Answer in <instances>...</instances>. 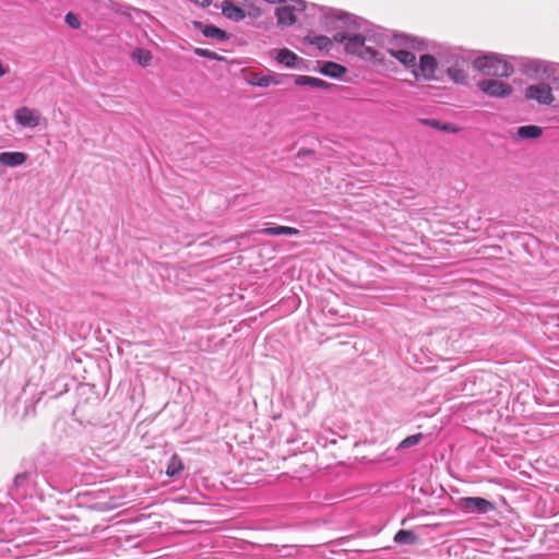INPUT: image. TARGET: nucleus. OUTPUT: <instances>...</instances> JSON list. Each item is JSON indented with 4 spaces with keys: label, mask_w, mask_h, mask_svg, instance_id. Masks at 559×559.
I'll return each instance as SVG.
<instances>
[{
    "label": "nucleus",
    "mask_w": 559,
    "mask_h": 559,
    "mask_svg": "<svg viewBox=\"0 0 559 559\" xmlns=\"http://www.w3.org/2000/svg\"><path fill=\"white\" fill-rule=\"evenodd\" d=\"M423 122H424L425 124H428V126L432 127V128L440 129V130H443V131H451V132L456 131V130L453 128V126H452V124H449V123H448V124H441V122H440V121H438V120H433V119L429 120V119H428V120H423Z\"/></svg>",
    "instance_id": "nucleus-25"
},
{
    "label": "nucleus",
    "mask_w": 559,
    "mask_h": 559,
    "mask_svg": "<svg viewBox=\"0 0 559 559\" xmlns=\"http://www.w3.org/2000/svg\"><path fill=\"white\" fill-rule=\"evenodd\" d=\"M333 38L335 41L344 44L345 49L350 53H360L365 46V37L358 34L345 35L336 33Z\"/></svg>",
    "instance_id": "nucleus-8"
},
{
    "label": "nucleus",
    "mask_w": 559,
    "mask_h": 559,
    "mask_svg": "<svg viewBox=\"0 0 559 559\" xmlns=\"http://www.w3.org/2000/svg\"><path fill=\"white\" fill-rule=\"evenodd\" d=\"M27 155L23 152H2L0 153V163L8 167L22 165L26 162Z\"/></svg>",
    "instance_id": "nucleus-10"
},
{
    "label": "nucleus",
    "mask_w": 559,
    "mask_h": 559,
    "mask_svg": "<svg viewBox=\"0 0 559 559\" xmlns=\"http://www.w3.org/2000/svg\"><path fill=\"white\" fill-rule=\"evenodd\" d=\"M525 98L536 100L542 105H550L555 100L551 87L545 83L530 85L525 90Z\"/></svg>",
    "instance_id": "nucleus-3"
},
{
    "label": "nucleus",
    "mask_w": 559,
    "mask_h": 559,
    "mask_svg": "<svg viewBox=\"0 0 559 559\" xmlns=\"http://www.w3.org/2000/svg\"><path fill=\"white\" fill-rule=\"evenodd\" d=\"M516 134L522 139H537L543 134V129L538 126H522L518 128Z\"/></svg>",
    "instance_id": "nucleus-16"
},
{
    "label": "nucleus",
    "mask_w": 559,
    "mask_h": 559,
    "mask_svg": "<svg viewBox=\"0 0 559 559\" xmlns=\"http://www.w3.org/2000/svg\"><path fill=\"white\" fill-rule=\"evenodd\" d=\"M248 83L254 86L267 87L270 85L280 84V81L272 75H260L259 73H251Z\"/></svg>",
    "instance_id": "nucleus-14"
},
{
    "label": "nucleus",
    "mask_w": 559,
    "mask_h": 559,
    "mask_svg": "<svg viewBox=\"0 0 559 559\" xmlns=\"http://www.w3.org/2000/svg\"><path fill=\"white\" fill-rule=\"evenodd\" d=\"M14 119L24 128H36L40 124L41 115L37 109L23 106L15 110Z\"/></svg>",
    "instance_id": "nucleus-4"
},
{
    "label": "nucleus",
    "mask_w": 559,
    "mask_h": 559,
    "mask_svg": "<svg viewBox=\"0 0 559 559\" xmlns=\"http://www.w3.org/2000/svg\"><path fill=\"white\" fill-rule=\"evenodd\" d=\"M295 83L297 85H309V86H312L316 88H328L331 86L330 83H328L321 79L307 76V75L296 76Z\"/></svg>",
    "instance_id": "nucleus-15"
},
{
    "label": "nucleus",
    "mask_w": 559,
    "mask_h": 559,
    "mask_svg": "<svg viewBox=\"0 0 559 559\" xmlns=\"http://www.w3.org/2000/svg\"><path fill=\"white\" fill-rule=\"evenodd\" d=\"M131 59L135 61L139 66L146 68L150 67L153 60V55L148 49L145 48H135L131 52Z\"/></svg>",
    "instance_id": "nucleus-12"
},
{
    "label": "nucleus",
    "mask_w": 559,
    "mask_h": 559,
    "mask_svg": "<svg viewBox=\"0 0 559 559\" xmlns=\"http://www.w3.org/2000/svg\"><path fill=\"white\" fill-rule=\"evenodd\" d=\"M64 21L66 23L72 27V28H80L81 27V22L80 20L78 19V16L75 14H73L72 12H69L66 14V17H64Z\"/></svg>",
    "instance_id": "nucleus-26"
},
{
    "label": "nucleus",
    "mask_w": 559,
    "mask_h": 559,
    "mask_svg": "<svg viewBox=\"0 0 559 559\" xmlns=\"http://www.w3.org/2000/svg\"><path fill=\"white\" fill-rule=\"evenodd\" d=\"M423 438H424L423 433L412 435V436L403 439L400 442L399 449H407V448L414 447V445L418 444Z\"/></svg>",
    "instance_id": "nucleus-21"
},
{
    "label": "nucleus",
    "mask_w": 559,
    "mask_h": 559,
    "mask_svg": "<svg viewBox=\"0 0 559 559\" xmlns=\"http://www.w3.org/2000/svg\"><path fill=\"white\" fill-rule=\"evenodd\" d=\"M389 53L405 67H415L416 56L406 49H389Z\"/></svg>",
    "instance_id": "nucleus-11"
},
{
    "label": "nucleus",
    "mask_w": 559,
    "mask_h": 559,
    "mask_svg": "<svg viewBox=\"0 0 559 559\" xmlns=\"http://www.w3.org/2000/svg\"><path fill=\"white\" fill-rule=\"evenodd\" d=\"M438 63L435 57L430 55H423L419 58V66L417 70H414V75L424 80H433Z\"/></svg>",
    "instance_id": "nucleus-7"
},
{
    "label": "nucleus",
    "mask_w": 559,
    "mask_h": 559,
    "mask_svg": "<svg viewBox=\"0 0 559 559\" xmlns=\"http://www.w3.org/2000/svg\"><path fill=\"white\" fill-rule=\"evenodd\" d=\"M459 504L471 512L488 513L496 509L495 504L489 500L480 497H464L461 498Z\"/></svg>",
    "instance_id": "nucleus-5"
},
{
    "label": "nucleus",
    "mask_w": 559,
    "mask_h": 559,
    "mask_svg": "<svg viewBox=\"0 0 559 559\" xmlns=\"http://www.w3.org/2000/svg\"><path fill=\"white\" fill-rule=\"evenodd\" d=\"M182 471H183V463H182L181 459L177 454H173V456L170 457V460L167 464V468L165 472L166 475L168 477H174Z\"/></svg>",
    "instance_id": "nucleus-19"
},
{
    "label": "nucleus",
    "mask_w": 559,
    "mask_h": 559,
    "mask_svg": "<svg viewBox=\"0 0 559 559\" xmlns=\"http://www.w3.org/2000/svg\"><path fill=\"white\" fill-rule=\"evenodd\" d=\"M298 59L299 58L296 53H294L293 51L285 49V48L281 49L276 57V60L280 63H282L288 68H295Z\"/></svg>",
    "instance_id": "nucleus-18"
},
{
    "label": "nucleus",
    "mask_w": 559,
    "mask_h": 559,
    "mask_svg": "<svg viewBox=\"0 0 559 559\" xmlns=\"http://www.w3.org/2000/svg\"><path fill=\"white\" fill-rule=\"evenodd\" d=\"M262 234L270 236H280V235H288L294 236L298 235L299 230L295 227L289 226H276V227H266L261 230Z\"/></svg>",
    "instance_id": "nucleus-17"
},
{
    "label": "nucleus",
    "mask_w": 559,
    "mask_h": 559,
    "mask_svg": "<svg viewBox=\"0 0 559 559\" xmlns=\"http://www.w3.org/2000/svg\"><path fill=\"white\" fill-rule=\"evenodd\" d=\"M394 540L399 544H408L414 540V535L411 531L401 530L395 534Z\"/></svg>",
    "instance_id": "nucleus-23"
},
{
    "label": "nucleus",
    "mask_w": 559,
    "mask_h": 559,
    "mask_svg": "<svg viewBox=\"0 0 559 559\" xmlns=\"http://www.w3.org/2000/svg\"><path fill=\"white\" fill-rule=\"evenodd\" d=\"M202 33L205 37L209 38H216L219 40H225L227 38L226 32L214 25H205L202 28Z\"/></svg>",
    "instance_id": "nucleus-20"
},
{
    "label": "nucleus",
    "mask_w": 559,
    "mask_h": 559,
    "mask_svg": "<svg viewBox=\"0 0 559 559\" xmlns=\"http://www.w3.org/2000/svg\"><path fill=\"white\" fill-rule=\"evenodd\" d=\"M241 4H237L235 2L224 0L222 5V12L223 14L234 21H241L246 17L245 11L242 8H240Z\"/></svg>",
    "instance_id": "nucleus-9"
},
{
    "label": "nucleus",
    "mask_w": 559,
    "mask_h": 559,
    "mask_svg": "<svg viewBox=\"0 0 559 559\" xmlns=\"http://www.w3.org/2000/svg\"><path fill=\"white\" fill-rule=\"evenodd\" d=\"M473 67L483 75L509 76L513 72L512 66L496 56H483L474 60Z\"/></svg>",
    "instance_id": "nucleus-1"
},
{
    "label": "nucleus",
    "mask_w": 559,
    "mask_h": 559,
    "mask_svg": "<svg viewBox=\"0 0 559 559\" xmlns=\"http://www.w3.org/2000/svg\"><path fill=\"white\" fill-rule=\"evenodd\" d=\"M192 2H195L199 5L202 7H209L211 4V0H191Z\"/></svg>",
    "instance_id": "nucleus-28"
},
{
    "label": "nucleus",
    "mask_w": 559,
    "mask_h": 559,
    "mask_svg": "<svg viewBox=\"0 0 559 559\" xmlns=\"http://www.w3.org/2000/svg\"><path fill=\"white\" fill-rule=\"evenodd\" d=\"M304 10L305 4L300 0H292L290 2L284 1L275 10L278 25L292 26L297 22L298 13Z\"/></svg>",
    "instance_id": "nucleus-2"
},
{
    "label": "nucleus",
    "mask_w": 559,
    "mask_h": 559,
    "mask_svg": "<svg viewBox=\"0 0 559 559\" xmlns=\"http://www.w3.org/2000/svg\"><path fill=\"white\" fill-rule=\"evenodd\" d=\"M313 43L320 48H326L331 44V39L326 36H319Z\"/></svg>",
    "instance_id": "nucleus-27"
},
{
    "label": "nucleus",
    "mask_w": 559,
    "mask_h": 559,
    "mask_svg": "<svg viewBox=\"0 0 559 559\" xmlns=\"http://www.w3.org/2000/svg\"><path fill=\"white\" fill-rule=\"evenodd\" d=\"M312 153H313V152H312V151H310V150H300V151L298 152V155H299V156H300V155H304V154H305V155H308V154H312Z\"/></svg>",
    "instance_id": "nucleus-29"
},
{
    "label": "nucleus",
    "mask_w": 559,
    "mask_h": 559,
    "mask_svg": "<svg viewBox=\"0 0 559 559\" xmlns=\"http://www.w3.org/2000/svg\"><path fill=\"white\" fill-rule=\"evenodd\" d=\"M194 53L199 57H204V58H207V59H211V60H222L223 57H221L219 55H217L215 51H212V50H209V49H204V48H194Z\"/></svg>",
    "instance_id": "nucleus-24"
},
{
    "label": "nucleus",
    "mask_w": 559,
    "mask_h": 559,
    "mask_svg": "<svg viewBox=\"0 0 559 559\" xmlns=\"http://www.w3.org/2000/svg\"><path fill=\"white\" fill-rule=\"evenodd\" d=\"M448 74L455 83H464L467 79L466 73L457 68H449Z\"/></svg>",
    "instance_id": "nucleus-22"
},
{
    "label": "nucleus",
    "mask_w": 559,
    "mask_h": 559,
    "mask_svg": "<svg viewBox=\"0 0 559 559\" xmlns=\"http://www.w3.org/2000/svg\"><path fill=\"white\" fill-rule=\"evenodd\" d=\"M320 72L326 76L337 79L341 78L346 72V68L340 63L326 61L322 64Z\"/></svg>",
    "instance_id": "nucleus-13"
},
{
    "label": "nucleus",
    "mask_w": 559,
    "mask_h": 559,
    "mask_svg": "<svg viewBox=\"0 0 559 559\" xmlns=\"http://www.w3.org/2000/svg\"><path fill=\"white\" fill-rule=\"evenodd\" d=\"M478 87L481 92L491 97H504L512 93L511 85L497 80L480 81Z\"/></svg>",
    "instance_id": "nucleus-6"
}]
</instances>
